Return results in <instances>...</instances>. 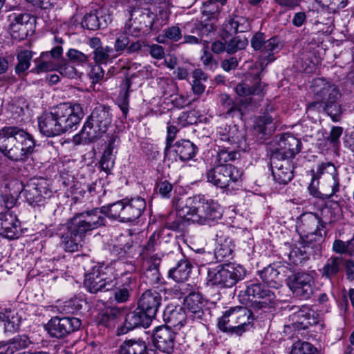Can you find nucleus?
<instances>
[{"instance_id":"1","label":"nucleus","mask_w":354,"mask_h":354,"mask_svg":"<svg viewBox=\"0 0 354 354\" xmlns=\"http://www.w3.org/2000/svg\"><path fill=\"white\" fill-rule=\"evenodd\" d=\"M35 146L33 136L21 128L8 126L0 129V152L12 160H26Z\"/></svg>"},{"instance_id":"2","label":"nucleus","mask_w":354,"mask_h":354,"mask_svg":"<svg viewBox=\"0 0 354 354\" xmlns=\"http://www.w3.org/2000/svg\"><path fill=\"white\" fill-rule=\"evenodd\" d=\"M173 203L180 217L200 225H212L222 217L221 207L212 200L195 202L188 198L185 201L182 198L174 200Z\"/></svg>"},{"instance_id":"3","label":"nucleus","mask_w":354,"mask_h":354,"mask_svg":"<svg viewBox=\"0 0 354 354\" xmlns=\"http://www.w3.org/2000/svg\"><path fill=\"white\" fill-rule=\"evenodd\" d=\"M167 0H142L131 11L130 18L125 24V31L129 35L138 37L141 32L149 30H158L156 24V7L160 8L166 5Z\"/></svg>"},{"instance_id":"4","label":"nucleus","mask_w":354,"mask_h":354,"mask_svg":"<svg viewBox=\"0 0 354 354\" xmlns=\"http://www.w3.org/2000/svg\"><path fill=\"white\" fill-rule=\"evenodd\" d=\"M335 213L331 207L322 210V217L312 212L301 214L297 221L296 228L300 238L306 243H317L320 245L326 232V225L335 221Z\"/></svg>"},{"instance_id":"5","label":"nucleus","mask_w":354,"mask_h":354,"mask_svg":"<svg viewBox=\"0 0 354 354\" xmlns=\"http://www.w3.org/2000/svg\"><path fill=\"white\" fill-rule=\"evenodd\" d=\"M216 142L221 149L217 153L219 165H226L228 161L236 158V149H246L245 133L236 125L220 127L216 132Z\"/></svg>"},{"instance_id":"6","label":"nucleus","mask_w":354,"mask_h":354,"mask_svg":"<svg viewBox=\"0 0 354 354\" xmlns=\"http://www.w3.org/2000/svg\"><path fill=\"white\" fill-rule=\"evenodd\" d=\"M254 318L245 307L236 306L226 310L218 319V326L223 332L241 335L251 327Z\"/></svg>"},{"instance_id":"7","label":"nucleus","mask_w":354,"mask_h":354,"mask_svg":"<svg viewBox=\"0 0 354 354\" xmlns=\"http://www.w3.org/2000/svg\"><path fill=\"white\" fill-rule=\"evenodd\" d=\"M108 206L109 218L120 223H129L140 217L146 208V203L141 197L125 198Z\"/></svg>"},{"instance_id":"8","label":"nucleus","mask_w":354,"mask_h":354,"mask_svg":"<svg viewBox=\"0 0 354 354\" xmlns=\"http://www.w3.org/2000/svg\"><path fill=\"white\" fill-rule=\"evenodd\" d=\"M112 114L109 108L99 106L95 108L86 119L82 136L92 142L101 138L111 124Z\"/></svg>"},{"instance_id":"9","label":"nucleus","mask_w":354,"mask_h":354,"mask_svg":"<svg viewBox=\"0 0 354 354\" xmlns=\"http://www.w3.org/2000/svg\"><path fill=\"white\" fill-rule=\"evenodd\" d=\"M245 274L241 266L232 263L209 268L207 271V284L219 288H231L243 279Z\"/></svg>"},{"instance_id":"10","label":"nucleus","mask_w":354,"mask_h":354,"mask_svg":"<svg viewBox=\"0 0 354 354\" xmlns=\"http://www.w3.org/2000/svg\"><path fill=\"white\" fill-rule=\"evenodd\" d=\"M239 297H243V300L251 301L252 307L255 310L270 308L276 300L273 291L255 281L246 282L245 288L240 290Z\"/></svg>"},{"instance_id":"11","label":"nucleus","mask_w":354,"mask_h":354,"mask_svg":"<svg viewBox=\"0 0 354 354\" xmlns=\"http://www.w3.org/2000/svg\"><path fill=\"white\" fill-rule=\"evenodd\" d=\"M108 205L95 207L76 214L70 221L78 227L84 234L106 225V216L109 217Z\"/></svg>"},{"instance_id":"12","label":"nucleus","mask_w":354,"mask_h":354,"mask_svg":"<svg viewBox=\"0 0 354 354\" xmlns=\"http://www.w3.org/2000/svg\"><path fill=\"white\" fill-rule=\"evenodd\" d=\"M241 175V171L231 164L217 165L208 170L206 174L208 182L217 187L228 190L236 189Z\"/></svg>"},{"instance_id":"13","label":"nucleus","mask_w":354,"mask_h":354,"mask_svg":"<svg viewBox=\"0 0 354 354\" xmlns=\"http://www.w3.org/2000/svg\"><path fill=\"white\" fill-rule=\"evenodd\" d=\"M114 270L112 267L93 268L85 275L84 286L91 293L105 292L113 289Z\"/></svg>"},{"instance_id":"14","label":"nucleus","mask_w":354,"mask_h":354,"mask_svg":"<svg viewBox=\"0 0 354 354\" xmlns=\"http://www.w3.org/2000/svg\"><path fill=\"white\" fill-rule=\"evenodd\" d=\"M266 84L261 81L259 75L253 80L246 79L245 82L238 84L235 87L236 94L242 97L239 104L255 105L256 101L261 99L266 93Z\"/></svg>"},{"instance_id":"15","label":"nucleus","mask_w":354,"mask_h":354,"mask_svg":"<svg viewBox=\"0 0 354 354\" xmlns=\"http://www.w3.org/2000/svg\"><path fill=\"white\" fill-rule=\"evenodd\" d=\"M64 133L76 127L84 117L80 104L62 103L53 108Z\"/></svg>"},{"instance_id":"16","label":"nucleus","mask_w":354,"mask_h":354,"mask_svg":"<svg viewBox=\"0 0 354 354\" xmlns=\"http://www.w3.org/2000/svg\"><path fill=\"white\" fill-rule=\"evenodd\" d=\"M287 286L296 297L307 300L314 293L315 281L312 274L298 272L288 277Z\"/></svg>"},{"instance_id":"17","label":"nucleus","mask_w":354,"mask_h":354,"mask_svg":"<svg viewBox=\"0 0 354 354\" xmlns=\"http://www.w3.org/2000/svg\"><path fill=\"white\" fill-rule=\"evenodd\" d=\"M9 10L13 11L8 15L10 35L15 39L22 40L28 35L31 17L28 13L14 6H10Z\"/></svg>"},{"instance_id":"18","label":"nucleus","mask_w":354,"mask_h":354,"mask_svg":"<svg viewBox=\"0 0 354 354\" xmlns=\"http://www.w3.org/2000/svg\"><path fill=\"white\" fill-rule=\"evenodd\" d=\"M80 325V319L76 317H54L48 322L46 328L51 337L59 339L77 330Z\"/></svg>"},{"instance_id":"19","label":"nucleus","mask_w":354,"mask_h":354,"mask_svg":"<svg viewBox=\"0 0 354 354\" xmlns=\"http://www.w3.org/2000/svg\"><path fill=\"white\" fill-rule=\"evenodd\" d=\"M113 296L118 303L127 302L136 286V277L129 272L124 273L118 277L113 276L112 280Z\"/></svg>"},{"instance_id":"20","label":"nucleus","mask_w":354,"mask_h":354,"mask_svg":"<svg viewBox=\"0 0 354 354\" xmlns=\"http://www.w3.org/2000/svg\"><path fill=\"white\" fill-rule=\"evenodd\" d=\"M311 88L316 98L322 101L324 104L337 101L340 97L337 87L324 78L315 79Z\"/></svg>"},{"instance_id":"21","label":"nucleus","mask_w":354,"mask_h":354,"mask_svg":"<svg viewBox=\"0 0 354 354\" xmlns=\"http://www.w3.org/2000/svg\"><path fill=\"white\" fill-rule=\"evenodd\" d=\"M301 149V142L299 139L291 134H285L279 141V148L271 157L291 161L300 152Z\"/></svg>"},{"instance_id":"22","label":"nucleus","mask_w":354,"mask_h":354,"mask_svg":"<svg viewBox=\"0 0 354 354\" xmlns=\"http://www.w3.org/2000/svg\"><path fill=\"white\" fill-rule=\"evenodd\" d=\"M20 234V222L15 210L0 212V236L15 239Z\"/></svg>"},{"instance_id":"23","label":"nucleus","mask_w":354,"mask_h":354,"mask_svg":"<svg viewBox=\"0 0 354 354\" xmlns=\"http://www.w3.org/2000/svg\"><path fill=\"white\" fill-rule=\"evenodd\" d=\"M22 187V182L16 178H12L5 184L4 189L1 191V205L6 210L17 212V198L21 194Z\"/></svg>"},{"instance_id":"24","label":"nucleus","mask_w":354,"mask_h":354,"mask_svg":"<svg viewBox=\"0 0 354 354\" xmlns=\"http://www.w3.org/2000/svg\"><path fill=\"white\" fill-rule=\"evenodd\" d=\"M112 21V16L106 8L90 12L84 15L82 26L91 30L106 28Z\"/></svg>"},{"instance_id":"25","label":"nucleus","mask_w":354,"mask_h":354,"mask_svg":"<svg viewBox=\"0 0 354 354\" xmlns=\"http://www.w3.org/2000/svg\"><path fill=\"white\" fill-rule=\"evenodd\" d=\"M152 338L157 349L167 354L173 352L175 333L168 326L157 327L153 333Z\"/></svg>"},{"instance_id":"26","label":"nucleus","mask_w":354,"mask_h":354,"mask_svg":"<svg viewBox=\"0 0 354 354\" xmlns=\"http://www.w3.org/2000/svg\"><path fill=\"white\" fill-rule=\"evenodd\" d=\"M203 303L201 295L196 292L190 293L184 301L185 307L192 319L204 324L207 322L209 313L207 309L206 311L203 310Z\"/></svg>"},{"instance_id":"27","label":"nucleus","mask_w":354,"mask_h":354,"mask_svg":"<svg viewBox=\"0 0 354 354\" xmlns=\"http://www.w3.org/2000/svg\"><path fill=\"white\" fill-rule=\"evenodd\" d=\"M85 236L86 234L70 221L67 232L61 236V245L66 252H76L82 247Z\"/></svg>"},{"instance_id":"28","label":"nucleus","mask_w":354,"mask_h":354,"mask_svg":"<svg viewBox=\"0 0 354 354\" xmlns=\"http://www.w3.org/2000/svg\"><path fill=\"white\" fill-rule=\"evenodd\" d=\"M38 125L41 133L46 137H55L64 133L53 108L38 118Z\"/></svg>"},{"instance_id":"29","label":"nucleus","mask_w":354,"mask_h":354,"mask_svg":"<svg viewBox=\"0 0 354 354\" xmlns=\"http://www.w3.org/2000/svg\"><path fill=\"white\" fill-rule=\"evenodd\" d=\"M270 165L274 180L277 183L286 185L292 180L293 167L291 161L271 157Z\"/></svg>"},{"instance_id":"30","label":"nucleus","mask_w":354,"mask_h":354,"mask_svg":"<svg viewBox=\"0 0 354 354\" xmlns=\"http://www.w3.org/2000/svg\"><path fill=\"white\" fill-rule=\"evenodd\" d=\"M88 44L93 50V59L96 64L106 65L115 58V56L113 55V48L109 46H103L100 38L91 37Z\"/></svg>"},{"instance_id":"31","label":"nucleus","mask_w":354,"mask_h":354,"mask_svg":"<svg viewBox=\"0 0 354 354\" xmlns=\"http://www.w3.org/2000/svg\"><path fill=\"white\" fill-rule=\"evenodd\" d=\"M162 300V296L158 292L147 290L140 297L138 306L153 319L161 306Z\"/></svg>"},{"instance_id":"32","label":"nucleus","mask_w":354,"mask_h":354,"mask_svg":"<svg viewBox=\"0 0 354 354\" xmlns=\"http://www.w3.org/2000/svg\"><path fill=\"white\" fill-rule=\"evenodd\" d=\"M320 250V245L317 243H306L301 240L299 246L293 247L288 254L289 260L295 265H299L309 259L310 256L315 255Z\"/></svg>"},{"instance_id":"33","label":"nucleus","mask_w":354,"mask_h":354,"mask_svg":"<svg viewBox=\"0 0 354 354\" xmlns=\"http://www.w3.org/2000/svg\"><path fill=\"white\" fill-rule=\"evenodd\" d=\"M250 30V23L244 17L233 15L229 17L223 24V35L231 36L238 32H245Z\"/></svg>"},{"instance_id":"34","label":"nucleus","mask_w":354,"mask_h":354,"mask_svg":"<svg viewBox=\"0 0 354 354\" xmlns=\"http://www.w3.org/2000/svg\"><path fill=\"white\" fill-rule=\"evenodd\" d=\"M44 184V182L32 178L30 179L26 185H23L21 193L30 204L40 202L43 194H46V189Z\"/></svg>"},{"instance_id":"35","label":"nucleus","mask_w":354,"mask_h":354,"mask_svg":"<svg viewBox=\"0 0 354 354\" xmlns=\"http://www.w3.org/2000/svg\"><path fill=\"white\" fill-rule=\"evenodd\" d=\"M152 319L153 318L138 306L135 310L126 315L124 323L126 330L124 333L139 326L147 328L151 324Z\"/></svg>"},{"instance_id":"36","label":"nucleus","mask_w":354,"mask_h":354,"mask_svg":"<svg viewBox=\"0 0 354 354\" xmlns=\"http://www.w3.org/2000/svg\"><path fill=\"white\" fill-rule=\"evenodd\" d=\"M21 316L15 309L6 308L0 312V326L5 333H15L20 327Z\"/></svg>"},{"instance_id":"37","label":"nucleus","mask_w":354,"mask_h":354,"mask_svg":"<svg viewBox=\"0 0 354 354\" xmlns=\"http://www.w3.org/2000/svg\"><path fill=\"white\" fill-rule=\"evenodd\" d=\"M163 319L169 328L180 329L186 322L185 310L180 306H167L163 312Z\"/></svg>"},{"instance_id":"38","label":"nucleus","mask_w":354,"mask_h":354,"mask_svg":"<svg viewBox=\"0 0 354 354\" xmlns=\"http://www.w3.org/2000/svg\"><path fill=\"white\" fill-rule=\"evenodd\" d=\"M283 268L281 266H268L259 272L262 281L271 288H277L282 283Z\"/></svg>"},{"instance_id":"39","label":"nucleus","mask_w":354,"mask_h":354,"mask_svg":"<svg viewBox=\"0 0 354 354\" xmlns=\"http://www.w3.org/2000/svg\"><path fill=\"white\" fill-rule=\"evenodd\" d=\"M174 151L181 161L192 159L198 151V147L189 140H180L174 145Z\"/></svg>"},{"instance_id":"40","label":"nucleus","mask_w":354,"mask_h":354,"mask_svg":"<svg viewBox=\"0 0 354 354\" xmlns=\"http://www.w3.org/2000/svg\"><path fill=\"white\" fill-rule=\"evenodd\" d=\"M185 28L187 29V32L196 35L203 40V37L208 36L215 30V26L209 19L196 22H187L185 24Z\"/></svg>"},{"instance_id":"41","label":"nucleus","mask_w":354,"mask_h":354,"mask_svg":"<svg viewBox=\"0 0 354 354\" xmlns=\"http://www.w3.org/2000/svg\"><path fill=\"white\" fill-rule=\"evenodd\" d=\"M344 259L342 257H331L327 259L326 263L319 270L322 277L329 280L335 279L342 270Z\"/></svg>"},{"instance_id":"42","label":"nucleus","mask_w":354,"mask_h":354,"mask_svg":"<svg viewBox=\"0 0 354 354\" xmlns=\"http://www.w3.org/2000/svg\"><path fill=\"white\" fill-rule=\"evenodd\" d=\"M160 261V258L155 257L153 261H145L143 263V277L147 279V283H149L150 285H157L160 282L159 266Z\"/></svg>"},{"instance_id":"43","label":"nucleus","mask_w":354,"mask_h":354,"mask_svg":"<svg viewBox=\"0 0 354 354\" xmlns=\"http://www.w3.org/2000/svg\"><path fill=\"white\" fill-rule=\"evenodd\" d=\"M283 48V44L278 37H274L265 41L261 50L262 64L267 65L275 59L274 55L279 53Z\"/></svg>"},{"instance_id":"44","label":"nucleus","mask_w":354,"mask_h":354,"mask_svg":"<svg viewBox=\"0 0 354 354\" xmlns=\"http://www.w3.org/2000/svg\"><path fill=\"white\" fill-rule=\"evenodd\" d=\"M191 270V263L184 258L178 261L176 266L169 270V276L177 282H183L189 278Z\"/></svg>"},{"instance_id":"45","label":"nucleus","mask_w":354,"mask_h":354,"mask_svg":"<svg viewBox=\"0 0 354 354\" xmlns=\"http://www.w3.org/2000/svg\"><path fill=\"white\" fill-rule=\"evenodd\" d=\"M121 354H145L147 344L141 339H132L124 341L120 348Z\"/></svg>"},{"instance_id":"46","label":"nucleus","mask_w":354,"mask_h":354,"mask_svg":"<svg viewBox=\"0 0 354 354\" xmlns=\"http://www.w3.org/2000/svg\"><path fill=\"white\" fill-rule=\"evenodd\" d=\"M131 86V81L129 77H126L120 84V92L118 97V104L123 115L127 116L129 111V89Z\"/></svg>"},{"instance_id":"47","label":"nucleus","mask_w":354,"mask_h":354,"mask_svg":"<svg viewBox=\"0 0 354 354\" xmlns=\"http://www.w3.org/2000/svg\"><path fill=\"white\" fill-rule=\"evenodd\" d=\"M30 343V341L26 335H17L6 342V354H13L26 348Z\"/></svg>"},{"instance_id":"48","label":"nucleus","mask_w":354,"mask_h":354,"mask_svg":"<svg viewBox=\"0 0 354 354\" xmlns=\"http://www.w3.org/2000/svg\"><path fill=\"white\" fill-rule=\"evenodd\" d=\"M157 243L156 240V235L152 234L148 240L147 244L143 245L140 256L145 260V261L151 262L155 259V257H158L161 259L162 254L156 252V247Z\"/></svg>"},{"instance_id":"49","label":"nucleus","mask_w":354,"mask_h":354,"mask_svg":"<svg viewBox=\"0 0 354 354\" xmlns=\"http://www.w3.org/2000/svg\"><path fill=\"white\" fill-rule=\"evenodd\" d=\"M216 241L218 245L214 250V256L217 261H221L232 255L233 245L231 240L229 239L222 240V239L220 238L217 239Z\"/></svg>"},{"instance_id":"50","label":"nucleus","mask_w":354,"mask_h":354,"mask_svg":"<svg viewBox=\"0 0 354 354\" xmlns=\"http://www.w3.org/2000/svg\"><path fill=\"white\" fill-rule=\"evenodd\" d=\"M311 172L317 178L323 176L324 180L339 178L335 166L330 162L321 163L318 165L316 172L314 170H312Z\"/></svg>"},{"instance_id":"51","label":"nucleus","mask_w":354,"mask_h":354,"mask_svg":"<svg viewBox=\"0 0 354 354\" xmlns=\"http://www.w3.org/2000/svg\"><path fill=\"white\" fill-rule=\"evenodd\" d=\"M256 133L266 135L272 131V118L268 114L257 117L253 125Z\"/></svg>"},{"instance_id":"52","label":"nucleus","mask_w":354,"mask_h":354,"mask_svg":"<svg viewBox=\"0 0 354 354\" xmlns=\"http://www.w3.org/2000/svg\"><path fill=\"white\" fill-rule=\"evenodd\" d=\"M32 56L33 53L28 50H21L17 54V64L15 68L17 75H20L29 68Z\"/></svg>"},{"instance_id":"53","label":"nucleus","mask_w":354,"mask_h":354,"mask_svg":"<svg viewBox=\"0 0 354 354\" xmlns=\"http://www.w3.org/2000/svg\"><path fill=\"white\" fill-rule=\"evenodd\" d=\"M163 35H160L157 41L160 43H165V39L173 42L179 41L183 38V26L180 28L178 26H171L163 30Z\"/></svg>"},{"instance_id":"54","label":"nucleus","mask_w":354,"mask_h":354,"mask_svg":"<svg viewBox=\"0 0 354 354\" xmlns=\"http://www.w3.org/2000/svg\"><path fill=\"white\" fill-rule=\"evenodd\" d=\"M220 102L223 109L225 110L226 115L233 118L242 115L241 108L238 106V103H234L228 95H221Z\"/></svg>"},{"instance_id":"55","label":"nucleus","mask_w":354,"mask_h":354,"mask_svg":"<svg viewBox=\"0 0 354 354\" xmlns=\"http://www.w3.org/2000/svg\"><path fill=\"white\" fill-rule=\"evenodd\" d=\"M167 86L171 90V93L169 91L165 90L163 91V94L164 95H168L173 97L171 102L175 106L178 108H183L189 104L187 99L183 95H174L175 93L178 91V87L175 83L171 81L168 82L167 83Z\"/></svg>"},{"instance_id":"56","label":"nucleus","mask_w":354,"mask_h":354,"mask_svg":"<svg viewBox=\"0 0 354 354\" xmlns=\"http://www.w3.org/2000/svg\"><path fill=\"white\" fill-rule=\"evenodd\" d=\"M339 178L324 180L322 186V196L321 199H328L339 190Z\"/></svg>"},{"instance_id":"57","label":"nucleus","mask_w":354,"mask_h":354,"mask_svg":"<svg viewBox=\"0 0 354 354\" xmlns=\"http://www.w3.org/2000/svg\"><path fill=\"white\" fill-rule=\"evenodd\" d=\"M35 62L37 63L36 66L30 71L33 73L39 74L57 70V64L55 61L50 59V58H43L42 53L40 57L35 59Z\"/></svg>"},{"instance_id":"58","label":"nucleus","mask_w":354,"mask_h":354,"mask_svg":"<svg viewBox=\"0 0 354 354\" xmlns=\"http://www.w3.org/2000/svg\"><path fill=\"white\" fill-rule=\"evenodd\" d=\"M119 312L114 308L106 309L100 317L99 324L107 327H113L115 326Z\"/></svg>"},{"instance_id":"59","label":"nucleus","mask_w":354,"mask_h":354,"mask_svg":"<svg viewBox=\"0 0 354 354\" xmlns=\"http://www.w3.org/2000/svg\"><path fill=\"white\" fill-rule=\"evenodd\" d=\"M248 44V41L245 37H234L226 44L227 53L230 54L234 53L245 48Z\"/></svg>"},{"instance_id":"60","label":"nucleus","mask_w":354,"mask_h":354,"mask_svg":"<svg viewBox=\"0 0 354 354\" xmlns=\"http://www.w3.org/2000/svg\"><path fill=\"white\" fill-rule=\"evenodd\" d=\"M317 349L311 344L307 342H295L290 354H315Z\"/></svg>"},{"instance_id":"61","label":"nucleus","mask_w":354,"mask_h":354,"mask_svg":"<svg viewBox=\"0 0 354 354\" xmlns=\"http://www.w3.org/2000/svg\"><path fill=\"white\" fill-rule=\"evenodd\" d=\"M57 71L62 76L68 78H74L77 76V71L71 62L63 61L57 64Z\"/></svg>"},{"instance_id":"62","label":"nucleus","mask_w":354,"mask_h":354,"mask_svg":"<svg viewBox=\"0 0 354 354\" xmlns=\"http://www.w3.org/2000/svg\"><path fill=\"white\" fill-rule=\"evenodd\" d=\"M221 11V7L218 3L214 0H208L203 3L202 8V13L203 15L207 16V19L214 17Z\"/></svg>"},{"instance_id":"63","label":"nucleus","mask_w":354,"mask_h":354,"mask_svg":"<svg viewBox=\"0 0 354 354\" xmlns=\"http://www.w3.org/2000/svg\"><path fill=\"white\" fill-rule=\"evenodd\" d=\"M324 110L331 118L333 121L337 122L339 120L342 114V108L337 101L324 104Z\"/></svg>"},{"instance_id":"64","label":"nucleus","mask_w":354,"mask_h":354,"mask_svg":"<svg viewBox=\"0 0 354 354\" xmlns=\"http://www.w3.org/2000/svg\"><path fill=\"white\" fill-rule=\"evenodd\" d=\"M156 193L162 198H169L173 189V185L168 180L160 181L156 184Z\"/></svg>"}]
</instances>
